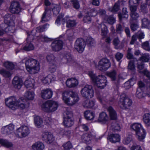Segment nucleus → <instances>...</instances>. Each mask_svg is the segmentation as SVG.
I'll use <instances>...</instances> for the list:
<instances>
[{"label":"nucleus","mask_w":150,"mask_h":150,"mask_svg":"<svg viewBox=\"0 0 150 150\" xmlns=\"http://www.w3.org/2000/svg\"><path fill=\"white\" fill-rule=\"evenodd\" d=\"M76 24L74 20H68L67 21V27H72L75 26Z\"/></svg>","instance_id":"49"},{"label":"nucleus","mask_w":150,"mask_h":150,"mask_svg":"<svg viewBox=\"0 0 150 150\" xmlns=\"http://www.w3.org/2000/svg\"><path fill=\"white\" fill-rule=\"evenodd\" d=\"M62 96L64 103L69 106L75 104L79 100L78 94L72 91H64L62 93Z\"/></svg>","instance_id":"2"},{"label":"nucleus","mask_w":150,"mask_h":150,"mask_svg":"<svg viewBox=\"0 0 150 150\" xmlns=\"http://www.w3.org/2000/svg\"><path fill=\"white\" fill-rule=\"evenodd\" d=\"M143 121L147 125H150V114L149 113L144 114L143 116Z\"/></svg>","instance_id":"39"},{"label":"nucleus","mask_w":150,"mask_h":150,"mask_svg":"<svg viewBox=\"0 0 150 150\" xmlns=\"http://www.w3.org/2000/svg\"><path fill=\"white\" fill-rule=\"evenodd\" d=\"M51 15V10H47V9L45 8V11L42 16L41 20L42 22H46L49 21Z\"/></svg>","instance_id":"27"},{"label":"nucleus","mask_w":150,"mask_h":150,"mask_svg":"<svg viewBox=\"0 0 150 150\" xmlns=\"http://www.w3.org/2000/svg\"><path fill=\"white\" fill-rule=\"evenodd\" d=\"M24 96L28 99L33 100L34 98V94L33 92L27 91L25 94Z\"/></svg>","instance_id":"45"},{"label":"nucleus","mask_w":150,"mask_h":150,"mask_svg":"<svg viewBox=\"0 0 150 150\" xmlns=\"http://www.w3.org/2000/svg\"><path fill=\"white\" fill-rule=\"evenodd\" d=\"M10 11L12 13H18L21 10L20 5L17 1L12 2L10 6Z\"/></svg>","instance_id":"13"},{"label":"nucleus","mask_w":150,"mask_h":150,"mask_svg":"<svg viewBox=\"0 0 150 150\" xmlns=\"http://www.w3.org/2000/svg\"><path fill=\"white\" fill-rule=\"evenodd\" d=\"M131 16V21H136L139 17V15L137 12L131 13L130 14Z\"/></svg>","instance_id":"52"},{"label":"nucleus","mask_w":150,"mask_h":150,"mask_svg":"<svg viewBox=\"0 0 150 150\" xmlns=\"http://www.w3.org/2000/svg\"><path fill=\"white\" fill-rule=\"evenodd\" d=\"M72 114L71 112L67 111L66 112V116L64 118V121L63 123L64 125L68 127H71L74 124V121L71 119L72 117Z\"/></svg>","instance_id":"11"},{"label":"nucleus","mask_w":150,"mask_h":150,"mask_svg":"<svg viewBox=\"0 0 150 150\" xmlns=\"http://www.w3.org/2000/svg\"><path fill=\"white\" fill-rule=\"evenodd\" d=\"M54 79L53 77L52 74H49L47 76L42 79V81L44 83L46 84L50 83L52 81H53Z\"/></svg>","instance_id":"36"},{"label":"nucleus","mask_w":150,"mask_h":150,"mask_svg":"<svg viewBox=\"0 0 150 150\" xmlns=\"http://www.w3.org/2000/svg\"><path fill=\"white\" fill-rule=\"evenodd\" d=\"M51 45L53 51H58L62 49L63 46V42L61 40H56L52 42Z\"/></svg>","instance_id":"15"},{"label":"nucleus","mask_w":150,"mask_h":150,"mask_svg":"<svg viewBox=\"0 0 150 150\" xmlns=\"http://www.w3.org/2000/svg\"><path fill=\"white\" fill-rule=\"evenodd\" d=\"M84 116L87 120H91L94 117V114L93 112L90 111L86 110L84 112Z\"/></svg>","instance_id":"37"},{"label":"nucleus","mask_w":150,"mask_h":150,"mask_svg":"<svg viewBox=\"0 0 150 150\" xmlns=\"http://www.w3.org/2000/svg\"><path fill=\"white\" fill-rule=\"evenodd\" d=\"M87 43L88 46L91 47L95 45V42L93 39L89 38L87 40Z\"/></svg>","instance_id":"53"},{"label":"nucleus","mask_w":150,"mask_h":150,"mask_svg":"<svg viewBox=\"0 0 150 150\" xmlns=\"http://www.w3.org/2000/svg\"><path fill=\"white\" fill-rule=\"evenodd\" d=\"M34 81L33 79H29L26 80L24 83L25 86L27 88H33L34 86Z\"/></svg>","instance_id":"38"},{"label":"nucleus","mask_w":150,"mask_h":150,"mask_svg":"<svg viewBox=\"0 0 150 150\" xmlns=\"http://www.w3.org/2000/svg\"><path fill=\"white\" fill-rule=\"evenodd\" d=\"M120 42L118 38H115L113 41V43L114 45L115 46V48L116 49H122L123 47V45L122 44L120 45L119 47L118 46V45L119 44Z\"/></svg>","instance_id":"42"},{"label":"nucleus","mask_w":150,"mask_h":150,"mask_svg":"<svg viewBox=\"0 0 150 150\" xmlns=\"http://www.w3.org/2000/svg\"><path fill=\"white\" fill-rule=\"evenodd\" d=\"M95 103L94 101L87 100L84 101L83 105L84 107L88 108H91L94 105Z\"/></svg>","instance_id":"34"},{"label":"nucleus","mask_w":150,"mask_h":150,"mask_svg":"<svg viewBox=\"0 0 150 150\" xmlns=\"http://www.w3.org/2000/svg\"><path fill=\"white\" fill-rule=\"evenodd\" d=\"M88 75L94 85L100 89L104 88L107 84L106 77L103 75L96 76L92 71H90Z\"/></svg>","instance_id":"3"},{"label":"nucleus","mask_w":150,"mask_h":150,"mask_svg":"<svg viewBox=\"0 0 150 150\" xmlns=\"http://www.w3.org/2000/svg\"><path fill=\"white\" fill-rule=\"evenodd\" d=\"M121 127L119 124L117 122L114 121L111 125L110 129L114 132H117L120 130Z\"/></svg>","instance_id":"33"},{"label":"nucleus","mask_w":150,"mask_h":150,"mask_svg":"<svg viewBox=\"0 0 150 150\" xmlns=\"http://www.w3.org/2000/svg\"><path fill=\"white\" fill-rule=\"evenodd\" d=\"M45 148L44 144L40 142H35L32 146L33 150H43Z\"/></svg>","instance_id":"29"},{"label":"nucleus","mask_w":150,"mask_h":150,"mask_svg":"<svg viewBox=\"0 0 150 150\" xmlns=\"http://www.w3.org/2000/svg\"><path fill=\"white\" fill-rule=\"evenodd\" d=\"M30 133L28 127L26 126L23 125L17 129L16 134L19 138H23L28 136Z\"/></svg>","instance_id":"10"},{"label":"nucleus","mask_w":150,"mask_h":150,"mask_svg":"<svg viewBox=\"0 0 150 150\" xmlns=\"http://www.w3.org/2000/svg\"><path fill=\"white\" fill-rule=\"evenodd\" d=\"M33 37L30 36V35L27 38V43L23 47V49L26 51H29L32 50L34 49V47L33 44L29 42L33 40Z\"/></svg>","instance_id":"21"},{"label":"nucleus","mask_w":150,"mask_h":150,"mask_svg":"<svg viewBox=\"0 0 150 150\" xmlns=\"http://www.w3.org/2000/svg\"><path fill=\"white\" fill-rule=\"evenodd\" d=\"M109 112L110 118L112 120H116L117 118V114L116 111L111 106L109 107L107 109Z\"/></svg>","instance_id":"26"},{"label":"nucleus","mask_w":150,"mask_h":150,"mask_svg":"<svg viewBox=\"0 0 150 150\" xmlns=\"http://www.w3.org/2000/svg\"><path fill=\"white\" fill-rule=\"evenodd\" d=\"M25 61L26 69L30 74H34L37 73L40 69L38 61L32 58H25L23 61Z\"/></svg>","instance_id":"4"},{"label":"nucleus","mask_w":150,"mask_h":150,"mask_svg":"<svg viewBox=\"0 0 150 150\" xmlns=\"http://www.w3.org/2000/svg\"><path fill=\"white\" fill-rule=\"evenodd\" d=\"M136 79L132 77L128 81L126 82L125 84V85H128V86H131L132 84L135 83Z\"/></svg>","instance_id":"62"},{"label":"nucleus","mask_w":150,"mask_h":150,"mask_svg":"<svg viewBox=\"0 0 150 150\" xmlns=\"http://www.w3.org/2000/svg\"><path fill=\"white\" fill-rule=\"evenodd\" d=\"M42 138L43 140L48 144L52 143L54 139L53 135L51 133L47 132L42 133Z\"/></svg>","instance_id":"14"},{"label":"nucleus","mask_w":150,"mask_h":150,"mask_svg":"<svg viewBox=\"0 0 150 150\" xmlns=\"http://www.w3.org/2000/svg\"><path fill=\"white\" fill-rule=\"evenodd\" d=\"M60 8L59 6H56L52 9L53 14L55 15H57L59 13Z\"/></svg>","instance_id":"59"},{"label":"nucleus","mask_w":150,"mask_h":150,"mask_svg":"<svg viewBox=\"0 0 150 150\" xmlns=\"http://www.w3.org/2000/svg\"><path fill=\"white\" fill-rule=\"evenodd\" d=\"M4 23L7 25H9L13 21V16L12 14L8 13L6 14L4 17Z\"/></svg>","instance_id":"31"},{"label":"nucleus","mask_w":150,"mask_h":150,"mask_svg":"<svg viewBox=\"0 0 150 150\" xmlns=\"http://www.w3.org/2000/svg\"><path fill=\"white\" fill-rule=\"evenodd\" d=\"M136 96L139 98H141L143 97V92L139 88H138L136 92Z\"/></svg>","instance_id":"61"},{"label":"nucleus","mask_w":150,"mask_h":150,"mask_svg":"<svg viewBox=\"0 0 150 150\" xmlns=\"http://www.w3.org/2000/svg\"><path fill=\"white\" fill-rule=\"evenodd\" d=\"M98 120L103 124H107L109 119L106 113L104 112H102L100 113Z\"/></svg>","instance_id":"22"},{"label":"nucleus","mask_w":150,"mask_h":150,"mask_svg":"<svg viewBox=\"0 0 150 150\" xmlns=\"http://www.w3.org/2000/svg\"><path fill=\"white\" fill-rule=\"evenodd\" d=\"M96 96L98 99L101 103H102L103 101L105 100V96H104V94L102 92H96Z\"/></svg>","instance_id":"44"},{"label":"nucleus","mask_w":150,"mask_h":150,"mask_svg":"<svg viewBox=\"0 0 150 150\" xmlns=\"http://www.w3.org/2000/svg\"><path fill=\"white\" fill-rule=\"evenodd\" d=\"M132 102L128 96L124 95L121 96L118 103L120 108L123 109L128 108L131 106Z\"/></svg>","instance_id":"7"},{"label":"nucleus","mask_w":150,"mask_h":150,"mask_svg":"<svg viewBox=\"0 0 150 150\" xmlns=\"http://www.w3.org/2000/svg\"><path fill=\"white\" fill-rule=\"evenodd\" d=\"M0 74L6 78L9 77L11 75V74L10 71L4 69L0 70Z\"/></svg>","instance_id":"41"},{"label":"nucleus","mask_w":150,"mask_h":150,"mask_svg":"<svg viewBox=\"0 0 150 150\" xmlns=\"http://www.w3.org/2000/svg\"><path fill=\"white\" fill-rule=\"evenodd\" d=\"M140 60L144 62H147L149 60V55L148 54H144L140 57Z\"/></svg>","instance_id":"47"},{"label":"nucleus","mask_w":150,"mask_h":150,"mask_svg":"<svg viewBox=\"0 0 150 150\" xmlns=\"http://www.w3.org/2000/svg\"><path fill=\"white\" fill-rule=\"evenodd\" d=\"M56 68L57 67L55 63L54 64H50V67L49 69L51 72L53 73L56 71Z\"/></svg>","instance_id":"64"},{"label":"nucleus","mask_w":150,"mask_h":150,"mask_svg":"<svg viewBox=\"0 0 150 150\" xmlns=\"http://www.w3.org/2000/svg\"><path fill=\"white\" fill-rule=\"evenodd\" d=\"M85 47V42L81 38H79L76 41L75 48L80 53L82 52Z\"/></svg>","instance_id":"12"},{"label":"nucleus","mask_w":150,"mask_h":150,"mask_svg":"<svg viewBox=\"0 0 150 150\" xmlns=\"http://www.w3.org/2000/svg\"><path fill=\"white\" fill-rule=\"evenodd\" d=\"M142 47L144 50L149 51H150V47L148 42L146 41L143 43L142 45Z\"/></svg>","instance_id":"54"},{"label":"nucleus","mask_w":150,"mask_h":150,"mask_svg":"<svg viewBox=\"0 0 150 150\" xmlns=\"http://www.w3.org/2000/svg\"><path fill=\"white\" fill-rule=\"evenodd\" d=\"M64 150H69L72 147V145L69 142L64 144L63 145Z\"/></svg>","instance_id":"57"},{"label":"nucleus","mask_w":150,"mask_h":150,"mask_svg":"<svg viewBox=\"0 0 150 150\" xmlns=\"http://www.w3.org/2000/svg\"><path fill=\"white\" fill-rule=\"evenodd\" d=\"M142 26L144 28L150 26V23L149 22L147 18H144L142 20Z\"/></svg>","instance_id":"55"},{"label":"nucleus","mask_w":150,"mask_h":150,"mask_svg":"<svg viewBox=\"0 0 150 150\" xmlns=\"http://www.w3.org/2000/svg\"><path fill=\"white\" fill-rule=\"evenodd\" d=\"M46 59L50 64H54L56 63L55 58L53 54H48L46 56Z\"/></svg>","instance_id":"35"},{"label":"nucleus","mask_w":150,"mask_h":150,"mask_svg":"<svg viewBox=\"0 0 150 150\" xmlns=\"http://www.w3.org/2000/svg\"><path fill=\"white\" fill-rule=\"evenodd\" d=\"M71 2L74 8L78 9L79 8L80 5L79 1L77 0H72Z\"/></svg>","instance_id":"58"},{"label":"nucleus","mask_w":150,"mask_h":150,"mask_svg":"<svg viewBox=\"0 0 150 150\" xmlns=\"http://www.w3.org/2000/svg\"><path fill=\"white\" fill-rule=\"evenodd\" d=\"M5 101L6 105L13 110L17 108L23 109L25 107L24 103L25 100L22 98L17 100L15 97L11 96L6 98Z\"/></svg>","instance_id":"1"},{"label":"nucleus","mask_w":150,"mask_h":150,"mask_svg":"<svg viewBox=\"0 0 150 150\" xmlns=\"http://www.w3.org/2000/svg\"><path fill=\"white\" fill-rule=\"evenodd\" d=\"M132 139V136L129 135L124 139L123 142L124 144H127L130 142Z\"/></svg>","instance_id":"56"},{"label":"nucleus","mask_w":150,"mask_h":150,"mask_svg":"<svg viewBox=\"0 0 150 150\" xmlns=\"http://www.w3.org/2000/svg\"><path fill=\"white\" fill-rule=\"evenodd\" d=\"M81 92L82 96L86 98H91L94 96L93 90L91 85H86L82 88Z\"/></svg>","instance_id":"9"},{"label":"nucleus","mask_w":150,"mask_h":150,"mask_svg":"<svg viewBox=\"0 0 150 150\" xmlns=\"http://www.w3.org/2000/svg\"><path fill=\"white\" fill-rule=\"evenodd\" d=\"M130 128L135 131L136 136L139 140L142 141L144 138L146 132L140 124L133 123L130 125Z\"/></svg>","instance_id":"5"},{"label":"nucleus","mask_w":150,"mask_h":150,"mask_svg":"<svg viewBox=\"0 0 150 150\" xmlns=\"http://www.w3.org/2000/svg\"><path fill=\"white\" fill-rule=\"evenodd\" d=\"M57 103L55 101L48 100L42 105V110L46 112H51L56 110L57 108Z\"/></svg>","instance_id":"6"},{"label":"nucleus","mask_w":150,"mask_h":150,"mask_svg":"<svg viewBox=\"0 0 150 150\" xmlns=\"http://www.w3.org/2000/svg\"><path fill=\"white\" fill-rule=\"evenodd\" d=\"M14 126L11 124L3 127L1 130L2 134L5 135L9 134L13 132Z\"/></svg>","instance_id":"18"},{"label":"nucleus","mask_w":150,"mask_h":150,"mask_svg":"<svg viewBox=\"0 0 150 150\" xmlns=\"http://www.w3.org/2000/svg\"><path fill=\"white\" fill-rule=\"evenodd\" d=\"M66 33L68 39L69 40L71 39L74 35V33L73 30L72 29L67 30V31Z\"/></svg>","instance_id":"60"},{"label":"nucleus","mask_w":150,"mask_h":150,"mask_svg":"<svg viewBox=\"0 0 150 150\" xmlns=\"http://www.w3.org/2000/svg\"><path fill=\"white\" fill-rule=\"evenodd\" d=\"M104 20L108 23L113 25L116 22V18L112 15L105 16L104 18Z\"/></svg>","instance_id":"32"},{"label":"nucleus","mask_w":150,"mask_h":150,"mask_svg":"<svg viewBox=\"0 0 150 150\" xmlns=\"http://www.w3.org/2000/svg\"><path fill=\"white\" fill-rule=\"evenodd\" d=\"M119 4L117 3H115L113 7L109 8V10L110 11L115 13L117 12L119 10Z\"/></svg>","instance_id":"51"},{"label":"nucleus","mask_w":150,"mask_h":150,"mask_svg":"<svg viewBox=\"0 0 150 150\" xmlns=\"http://www.w3.org/2000/svg\"><path fill=\"white\" fill-rule=\"evenodd\" d=\"M108 140L112 143H115L120 141V136L118 134H112L109 135L107 138Z\"/></svg>","instance_id":"23"},{"label":"nucleus","mask_w":150,"mask_h":150,"mask_svg":"<svg viewBox=\"0 0 150 150\" xmlns=\"http://www.w3.org/2000/svg\"><path fill=\"white\" fill-rule=\"evenodd\" d=\"M117 73L115 70L109 72L107 73V75L110 77L112 80H115L116 79Z\"/></svg>","instance_id":"48"},{"label":"nucleus","mask_w":150,"mask_h":150,"mask_svg":"<svg viewBox=\"0 0 150 150\" xmlns=\"http://www.w3.org/2000/svg\"><path fill=\"white\" fill-rule=\"evenodd\" d=\"M111 66L110 60L106 57L101 59L99 62L98 68L99 70L102 71L107 70Z\"/></svg>","instance_id":"8"},{"label":"nucleus","mask_w":150,"mask_h":150,"mask_svg":"<svg viewBox=\"0 0 150 150\" xmlns=\"http://www.w3.org/2000/svg\"><path fill=\"white\" fill-rule=\"evenodd\" d=\"M64 59L66 60V64L70 65L74 62V60L71 54L69 53H65L63 56Z\"/></svg>","instance_id":"28"},{"label":"nucleus","mask_w":150,"mask_h":150,"mask_svg":"<svg viewBox=\"0 0 150 150\" xmlns=\"http://www.w3.org/2000/svg\"><path fill=\"white\" fill-rule=\"evenodd\" d=\"M116 33L117 34H121L123 31V27L120 24L116 25Z\"/></svg>","instance_id":"46"},{"label":"nucleus","mask_w":150,"mask_h":150,"mask_svg":"<svg viewBox=\"0 0 150 150\" xmlns=\"http://www.w3.org/2000/svg\"><path fill=\"white\" fill-rule=\"evenodd\" d=\"M41 94L42 98L43 99H49L52 97L53 92L51 89L47 88L42 90Z\"/></svg>","instance_id":"16"},{"label":"nucleus","mask_w":150,"mask_h":150,"mask_svg":"<svg viewBox=\"0 0 150 150\" xmlns=\"http://www.w3.org/2000/svg\"><path fill=\"white\" fill-rule=\"evenodd\" d=\"M66 84L67 86L69 88L74 87L78 85V82L76 79L71 78L67 80Z\"/></svg>","instance_id":"24"},{"label":"nucleus","mask_w":150,"mask_h":150,"mask_svg":"<svg viewBox=\"0 0 150 150\" xmlns=\"http://www.w3.org/2000/svg\"><path fill=\"white\" fill-rule=\"evenodd\" d=\"M98 29H101V35L104 37H105L108 32V30L107 27L103 23H100L97 26Z\"/></svg>","instance_id":"30"},{"label":"nucleus","mask_w":150,"mask_h":150,"mask_svg":"<svg viewBox=\"0 0 150 150\" xmlns=\"http://www.w3.org/2000/svg\"><path fill=\"white\" fill-rule=\"evenodd\" d=\"M12 83L15 88L20 89L23 85V83L21 78L18 76H15L13 79Z\"/></svg>","instance_id":"17"},{"label":"nucleus","mask_w":150,"mask_h":150,"mask_svg":"<svg viewBox=\"0 0 150 150\" xmlns=\"http://www.w3.org/2000/svg\"><path fill=\"white\" fill-rule=\"evenodd\" d=\"M95 136L91 133L83 134L81 136L82 140L86 143H89L91 140L94 138Z\"/></svg>","instance_id":"20"},{"label":"nucleus","mask_w":150,"mask_h":150,"mask_svg":"<svg viewBox=\"0 0 150 150\" xmlns=\"http://www.w3.org/2000/svg\"><path fill=\"white\" fill-rule=\"evenodd\" d=\"M127 67L128 69L132 71H133L134 72V73L135 72V69L134 62L133 61L130 60L129 62Z\"/></svg>","instance_id":"50"},{"label":"nucleus","mask_w":150,"mask_h":150,"mask_svg":"<svg viewBox=\"0 0 150 150\" xmlns=\"http://www.w3.org/2000/svg\"><path fill=\"white\" fill-rule=\"evenodd\" d=\"M49 24H45L42 26H39L36 28L35 30H33L31 33L30 36L33 37L36 35L35 31L37 32L40 33L43 32L49 26Z\"/></svg>","instance_id":"19"},{"label":"nucleus","mask_w":150,"mask_h":150,"mask_svg":"<svg viewBox=\"0 0 150 150\" xmlns=\"http://www.w3.org/2000/svg\"><path fill=\"white\" fill-rule=\"evenodd\" d=\"M4 66L8 69L13 70L14 68V65L11 62L7 61L5 62L4 64Z\"/></svg>","instance_id":"43"},{"label":"nucleus","mask_w":150,"mask_h":150,"mask_svg":"<svg viewBox=\"0 0 150 150\" xmlns=\"http://www.w3.org/2000/svg\"><path fill=\"white\" fill-rule=\"evenodd\" d=\"M35 124L38 127H40L42 123V120L39 116H36L34 117Z\"/></svg>","instance_id":"40"},{"label":"nucleus","mask_w":150,"mask_h":150,"mask_svg":"<svg viewBox=\"0 0 150 150\" xmlns=\"http://www.w3.org/2000/svg\"><path fill=\"white\" fill-rule=\"evenodd\" d=\"M131 30L133 31H135L139 28V25L137 23H132L130 25Z\"/></svg>","instance_id":"63"},{"label":"nucleus","mask_w":150,"mask_h":150,"mask_svg":"<svg viewBox=\"0 0 150 150\" xmlns=\"http://www.w3.org/2000/svg\"><path fill=\"white\" fill-rule=\"evenodd\" d=\"M0 144L1 146L10 149H12L13 145L11 142L7 139H0Z\"/></svg>","instance_id":"25"}]
</instances>
